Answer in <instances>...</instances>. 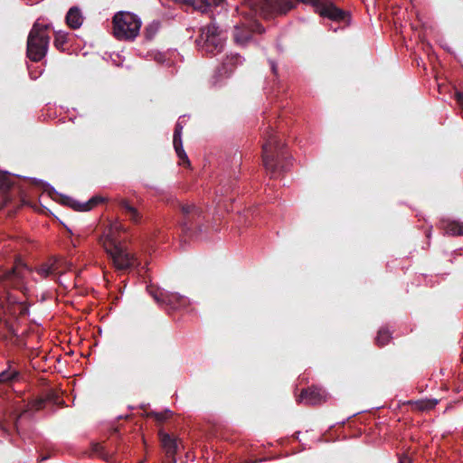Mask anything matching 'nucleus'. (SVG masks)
<instances>
[{"instance_id":"nucleus-1","label":"nucleus","mask_w":463,"mask_h":463,"mask_svg":"<svg viewBox=\"0 0 463 463\" xmlns=\"http://www.w3.org/2000/svg\"><path fill=\"white\" fill-rule=\"evenodd\" d=\"M296 6L293 0H243L237 10L241 14L250 18L260 16L265 19L276 15L286 14ZM264 27L256 20L250 19L246 24L236 25L233 30V39L237 44L248 43L254 33H264Z\"/></svg>"},{"instance_id":"nucleus-2","label":"nucleus","mask_w":463,"mask_h":463,"mask_svg":"<svg viewBox=\"0 0 463 463\" xmlns=\"http://www.w3.org/2000/svg\"><path fill=\"white\" fill-rule=\"evenodd\" d=\"M262 164L271 178H277L288 171L291 156L285 144L269 126L262 133Z\"/></svg>"},{"instance_id":"nucleus-3","label":"nucleus","mask_w":463,"mask_h":463,"mask_svg":"<svg viewBox=\"0 0 463 463\" xmlns=\"http://www.w3.org/2000/svg\"><path fill=\"white\" fill-rule=\"evenodd\" d=\"M119 225H110L108 232L99 238V243L104 248L117 270L125 271L140 265L135 254L130 252L118 241L115 235Z\"/></svg>"},{"instance_id":"nucleus-4","label":"nucleus","mask_w":463,"mask_h":463,"mask_svg":"<svg viewBox=\"0 0 463 463\" xmlns=\"http://www.w3.org/2000/svg\"><path fill=\"white\" fill-rule=\"evenodd\" d=\"M49 24H43L36 21L27 37L26 55L34 62L42 61L47 54L50 36L47 32Z\"/></svg>"},{"instance_id":"nucleus-5","label":"nucleus","mask_w":463,"mask_h":463,"mask_svg":"<svg viewBox=\"0 0 463 463\" xmlns=\"http://www.w3.org/2000/svg\"><path fill=\"white\" fill-rule=\"evenodd\" d=\"M113 35L119 41H134L139 34L142 22L129 12H118L112 18Z\"/></svg>"},{"instance_id":"nucleus-6","label":"nucleus","mask_w":463,"mask_h":463,"mask_svg":"<svg viewBox=\"0 0 463 463\" xmlns=\"http://www.w3.org/2000/svg\"><path fill=\"white\" fill-rule=\"evenodd\" d=\"M31 272L32 270L26 264L21 260H16L11 269L0 273V286L4 290L13 288L27 295L29 292L27 283Z\"/></svg>"},{"instance_id":"nucleus-7","label":"nucleus","mask_w":463,"mask_h":463,"mask_svg":"<svg viewBox=\"0 0 463 463\" xmlns=\"http://www.w3.org/2000/svg\"><path fill=\"white\" fill-rule=\"evenodd\" d=\"M225 38L222 31L212 23L200 29L195 43L202 52L215 55L223 50Z\"/></svg>"},{"instance_id":"nucleus-8","label":"nucleus","mask_w":463,"mask_h":463,"mask_svg":"<svg viewBox=\"0 0 463 463\" xmlns=\"http://www.w3.org/2000/svg\"><path fill=\"white\" fill-rule=\"evenodd\" d=\"M180 226L184 232L193 233L201 231L203 220L202 209L194 203H179Z\"/></svg>"},{"instance_id":"nucleus-9","label":"nucleus","mask_w":463,"mask_h":463,"mask_svg":"<svg viewBox=\"0 0 463 463\" xmlns=\"http://www.w3.org/2000/svg\"><path fill=\"white\" fill-rule=\"evenodd\" d=\"M298 3L310 4L315 11L322 17H326L335 22H346L349 13L338 8L335 4L327 0H295Z\"/></svg>"},{"instance_id":"nucleus-10","label":"nucleus","mask_w":463,"mask_h":463,"mask_svg":"<svg viewBox=\"0 0 463 463\" xmlns=\"http://www.w3.org/2000/svg\"><path fill=\"white\" fill-rule=\"evenodd\" d=\"M148 294L158 304H166L173 308H176L178 305L185 303V298L176 293H165L154 288L152 285L146 287Z\"/></svg>"},{"instance_id":"nucleus-11","label":"nucleus","mask_w":463,"mask_h":463,"mask_svg":"<svg viewBox=\"0 0 463 463\" xmlns=\"http://www.w3.org/2000/svg\"><path fill=\"white\" fill-rule=\"evenodd\" d=\"M117 205L121 209L123 214L134 224H139L142 222L143 214L140 210L132 205L127 198L118 196L114 199Z\"/></svg>"},{"instance_id":"nucleus-12","label":"nucleus","mask_w":463,"mask_h":463,"mask_svg":"<svg viewBox=\"0 0 463 463\" xmlns=\"http://www.w3.org/2000/svg\"><path fill=\"white\" fill-rule=\"evenodd\" d=\"M326 396L327 393L324 389L311 386L302 390L298 401H304L307 404L317 405L325 402Z\"/></svg>"},{"instance_id":"nucleus-13","label":"nucleus","mask_w":463,"mask_h":463,"mask_svg":"<svg viewBox=\"0 0 463 463\" xmlns=\"http://www.w3.org/2000/svg\"><path fill=\"white\" fill-rule=\"evenodd\" d=\"M62 260L57 257H50L46 261L35 268V271L43 279L56 274H61Z\"/></svg>"},{"instance_id":"nucleus-14","label":"nucleus","mask_w":463,"mask_h":463,"mask_svg":"<svg viewBox=\"0 0 463 463\" xmlns=\"http://www.w3.org/2000/svg\"><path fill=\"white\" fill-rule=\"evenodd\" d=\"M242 63V58L239 54L227 56L215 70V76L218 79L228 77L235 68Z\"/></svg>"},{"instance_id":"nucleus-15","label":"nucleus","mask_w":463,"mask_h":463,"mask_svg":"<svg viewBox=\"0 0 463 463\" xmlns=\"http://www.w3.org/2000/svg\"><path fill=\"white\" fill-rule=\"evenodd\" d=\"M158 438L165 451V458H173L178 450L177 439L164 431L163 429L158 430Z\"/></svg>"},{"instance_id":"nucleus-16","label":"nucleus","mask_w":463,"mask_h":463,"mask_svg":"<svg viewBox=\"0 0 463 463\" xmlns=\"http://www.w3.org/2000/svg\"><path fill=\"white\" fill-rule=\"evenodd\" d=\"M5 313L14 317H22L29 313V307L25 302H18L15 298L7 294L5 303L3 305Z\"/></svg>"},{"instance_id":"nucleus-17","label":"nucleus","mask_w":463,"mask_h":463,"mask_svg":"<svg viewBox=\"0 0 463 463\" xmlns=\"http://www.w3.org/2000/svg\"><path fill=\"white\" fill-rule=\"evenodd\" d=\"M104 198L101 196H93L84 203L75 201L71 197L62 198V203L69 205L73 210L78 212H88L92 210L99 203H102Z\"/></svg>"},{"instance_id":"nucleus-18","label":"nucleus","mask_w":463,"mask_h":463,"mask_svg":"<svg viewBox=\"0 0 463 463\" xmlns=\"http://www.w3.org/2000/svg\"><path fill=\"white\" fill-rule=\"evenodd\" d=\"M27 411H22L19 415L10 414L4 419L0 418V437H7L11 433V428L14 427L17 429L18 420Z\"/></svg>"},{"instance_id":"nucleus-19","label":"nucleus","mask_w":463,"mask_h":463,"mask_svg":"<svg viewBox=\"0 0 463 463\" xmlns=\"http://www.w3.org/2000/svg\"><path fill=\"white\" fill-rule=\"evenodd\" d=\"M60 394L54 390H49L44 397L39 398L33 402L32 408L35 411L43 409L46 402L57 404L60 402Z\"/></svg>"},{"instance_id":"nucleus-20","label":"nucleus","mask_w":463,"mask_h":463,"mask_svg":"<svg viewBox=\"0 0 463 463\" xmlns=\"http://www.w3.org/2000/svg\"><path fill=\"white\" fill-rule=\"evenodd\" d=\"M83 17L79 7L72 6L66 14V24L71 29H78L81 26Z\"/></svg>"},{"instance_id":"nucleus-21","label":"nucleus","mask_w":463,"mask_h":463,"mask_svg":"<svg viewBox=\"0 0 463 463\" xmlns=\"http://www.w3.org/2000/svg\"><path fill=\"white\" fill-rule=\"evenodd\" d=\"M20 377V371L14 367L13 363L8 362V366L5 370L0 373L1 383H12L17 381Z\"/></svg>"},{"instance_id":"nucleus-22","label":"nucleus","mask_w":463,"mask_h":463,"mask_svg":"<svg viewBox=\"0 0 463 463\" xmlns=\"http://www.w3.org/2000/svg\"><path fill=\"white\" fill-rule=\"evenodd\" d=\"M445 232L451 236H463V222L449 221L444 224Z\"/></svg>"},{"instance_id":"nucleus-23","label":"nucleus","mask_w":463,"mask_h":463,"mask_svg":"<svg viewBox=\"0 0 463 463\" xmlns=\"http://www.w3.org/2000/svg\"><path fill=\"white\" fill-rule=\"evenodd\" d=\"M14 183L11 176L6 173H0V194L4 196H10L9 191L13 188Z\"/></svg>"},{"instance_id":"nucleus-24","label":"nucleus","mask_w":463,"mask_h":463,"mask_svg":"<svg viewBox=\"0 0 463 463\" xmlns=\"http://www.w3.org/2000/svg\"><path fill=\"white\" fill-rule=\"evenodd\" d=\"M391 338H392L391 332L387 328L382 327L381 329H379L377 335L375 337V344L379 347H383L389 343Z\"/></svg>"},{"instance_id":"nucleus-25","label":"nucleus","mask_w":463,"mask_h":463,"mask_svg":"<svg viewBox=\"0 0 463 463\" xmlns=\"http://www.w3.org/2000/svg\"><path fill=\"white\" fill-rule=\"evenodd\" d=\"M160 28V22L153 21L145 27L144 34L146 40H152Z\"/></svg>"},{"instance_id":"nucleus-26","label":"nucleus","mask_w":463,"mask_h":463,"mask_svg":"<svg viewBox=\"0 0 463 463\" xmlns=\"http://www.w3.org/2000/svg\"><path fill=\"white\" fill-rule=\"evenodd\" d=\"M172 416V411L170 410H165L164 412H156L154 411H150L146 412V417L153 418L157 423H162L165 420L169 419Z\"/></svg>"},{"instance_id":"nucleus-27","label":"nucleus","mask_w":463,"mask_h":463,"mask_svg":"<svg viewBox=\"0 0 463 463\" xmlns=\"http://www.w3.org/2000/svg\"><path fill=\"white\" fill-rule=\"evenodd\" d=\"M92 453L96 456L108 459L109 453L105 451V447L102 443H93L91 446Z\"/></svg>"},{"instance_id":"nucleus-28","label":"nucleus","mask_w":463,"mask_h":463,"mask_svg":"<svg viewBox=\"0 0 463 463\" xmlns=\"http://www.w3.org/2000/svg\"><path fill=\"white\" fill-rule=\"evenodd\" d=\"M174 147H175L177 156L180 158V160L183 161V164L189 165L190 162H189V159H188V156H187L185 151L184 150L183 143L180 142V143L174 144Z\"/></svg>"},{"instance_id":"nucleus-29","label":"nucleus","mask_w":463,"mask_h":463,"mask_svg":"<svg viewBox=\"0 0 463 463\" xmlns=\"http://www.w3.org/2000/svg\"><path fill=\"white\" fill-rule=\"evenodd\" d=\"M418 403H419V408L420 410H430L438 404V400H436V399L424 400V401H420Z\"/></svg>"},{"instance_id":"nucleus-30","label":"nucleus","mask_w":463,"mask_h":463,"mask_svg":"<svg viewBox=\"0 0 463 463\" xmlns=\"http://www.w3.org/2000/svg\"><path fill=\"white\" fill-rule=\"evenodd\" d=\"M182 126L177 123L175 125V131H174V137H173V144H176V143H180L182 142V138H181V136H182Z\"/></svg>"},{"instance_id":"nucleus-31","label":"nucleus","mask_w":463,"mask_h":463,"mask_svg":"<svg viewBox=\"0 0 463 463\" xmlns=\"http://www.w3.org/2000/svg\"><path fill=\"white\" fill-rule=\"evenodd\" d=\"M66 43V35L60 33H56L54 39V45L57 49H62L63 44Z\"/></svg>"},{"instance_id":"nucleus-32","label":"nucleus","mask_w":463,"mask_h":463,"mask_svg":"<svg viewBox=\"0 0 463 463\" xmlns=\"http://www.w3.org/2000/svg\"><path fill=\"white\" fill-rule=\"evenodd\" d=\"M202 4H203L205 6H209L211 5H219L221 3H222L223 0H199Z\"/></svg>"},{"instance_id":"nucleus-33","label":"nucleus","mask_w":463,"mask_h":463,"mask_svg":"<svg viewBox=\"0 0 463 463\" xmlns=\"http://www.w3.org/2000/svg\"><path fill=\"white\" fill-rule=\"evenodd\" d=\"M11 201L10 196H4L1 194V200H0V211Z\"/></svg>"},{"instance_id":"nucleus-34","label":"nucleus","mask_w":463,"mask_h":463,"mask_svg":"<svg viewBox=\"0 0 463 463\" xmlns=\"http://www.w3.org/2000/svg\"><path fill=\"white\" fill-rule=\"evenodd\" d=\"M455 99L458 104L463 109V92L456 91Z\"/></svg>"},{"instance_id":"nucleus-35","label":"nucleus","mask_w":463,"mask_h":463,"mask_svg":"<svg viewBox=\"0 0 463 463\" xmlns=\"http://www.w3.org/2000/svg\"><path fill=\"white\" fill-rule=\"evenodd\" d=\"M411 459L409 456H407L406 454H402L400 457H399V462L398 463H411Z\"/></svg>"},{"instance_id":"nucleus-36","label":"nucleus","mask_w":463,"mask_h":463,"mask_svg":"<svg viewBox=\"0 0 463 463\" xmlns=\"http://www.w3.org/2000/svg\"><path fill=\"white\" fill-rule=\"evenodd\" d=\"M168 459V463H176L175 456L173 458H166Z\"/></svg>"},{"instance_id":"nucleus-37","label":"nucleus","mask_w":463,"mask_h":463,"mask_svg":"<svg viewBox=\"0 0 463 463\" xmlns=\"http://www.w3.org/2000/svg\"><path fill=\"white\" fill-rule=\"evenodd\" d=\"M271 70H272L274 74L277 73V67H276V65L274 63H271Z\"/></svg>"},{"instance_id":"nucleus-38","label":"nucleus","mask_w":463,"mask_h":463,"mask_svg":"<svg viewBox=\"0 0 463 463\" xmlns=\"http://www.w3.org/2000/svg\"><path fill=\"white\" fill-rule=\"evenodd\" d=\"M48 458H49V456L44 455V456H41L40 459L43 461V460H46Z\"/></svg>"}]
</instances>
